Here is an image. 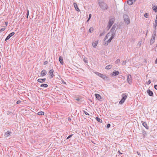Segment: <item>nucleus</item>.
I'll list each match as a JSON object with an SVG mask.
<instances>
[{"label":"nucleus","mask_w":157,"mask_h":157,"mask_svg":"<svg viewBox=\"0 0 157 157\" xmlns=\"http://www.w3.org/2000/svg\"><path fill=\"white\" fill-rule=\"evenodd\" d=\"M115 36V35L114 33H112L110 32L104 38V44L107 45L110 42L111 40L114 38Z\"/></svg>","instance_id":"1"},{"label":"nucleus","mask_w":157,"mask_h":157,"mask_svg":"<svg viewBox=\"0 0 157 157\" xmlns=\"http://www.w3.org/2000/svg\"><path fill=\"white\" fill-rule=\"evenodd\" d=\"M114 21L115 19L114 18H112L109 19L108 23V25L106 27V29L107 30H108L110 29L112 25L113 24Z\"/></svg>","instance_id":"2"},{"label":"nucleus","mask_w":157,"mask_h":157,"mask_svg":"<svg viewBox=\"0 0 157 157\" xmlns=\"http://www.w3.org/2000/svg\"><path fill=\"white\" fill-rule=\"evenodd\" d=\"M100 7L103 10H105L108 8L107 4L103 2L98 3Z\"/></svg>","instance_id":"3"},{"label":"nucleus","mask_w":157,"mask_h":157,"mask_svg":"<svg viewBox=\"0 0 157 157\" xmlns=\"http://www.w3.org/2000/svg\"><path fill=\"white\" fill-rule=\"evenodd\" d=\"M124 20L125 23L128 25L130 23V20L129 17L127 16H124Z\"/></svg>","instance_id":"4"},{"label":"nucleus","mask_w":157,"mask_h":157,"mask_svg":"<svg viewBox=\"0 0 157 157\" xmlns=\"http://www.w3.org/2000/svg\"><path fill=\"white\" fill-rule=\"evenodd\" d=\"M132 77L130 75H128L127 76V82L128 83L131 85L132 83Z\"/></svg>","instance_id":"5"},{"label":"nucleus","mask_w":157,"mask_h":157,"mask_svg":"<svg viewBox=\"0 0 157 157\" xmlns=\"http://www.w3.org/2000/svg\"><path fill=\"white\" fill-rule=\"evenodd\" d=\"M15 34L14 32H12L9 34L6 38L5 40L6 41L8 40L11 36Z\"/></svg>","instance_id":"6"},{"label":"nucleus","mask_w":157,"mask_h":157,"mask_svg":"<svg viewBox=\"0 0 157 157\" xmlns=\"http://www.w3.org/2000/svg\"><path fill=\"white\" fill-rule=\"evenodd\" d=\"M116 27V25H114L112 27L110 32H111L112 33H114V34H115V30Z\"/></svg>","instance_id":"7"},{"label":"nucleus","mask_w":157,"mask_h":157,"mask_svg":"<svg viewBox=\"0 0 157 157\" xmlns=\"http://www.w3.org/2000/svg\"><path fill=\"white\" fill-rule=\"evenodd\" d=\"M119 72L118 71H113L111 74V75L113 76H115L116 75H118L119 74Z\"/></svg>","instance_id":"8"},{"label":"nucleus","mask_w":157,"mask_h":157,"mask_svg":"<svg viewBox=\"0 0 157 157\" xmlns=\"http://www.w3.org/2000/svg\"><path fill=\"white\" fill-rule=\"evenodd\" d=\"M47 73V71L44 70H43L40 72V75L42 76H44Z\"/></svg>","instance_id":"9"},{"label":"nucleus","mask_w":157,"mask_h":157,"mask_svg":"<svg viewBox=\"0 0 157 157\" xmlns=\"http://www.w3.org/2000/svg\"><path fill=\"white\" fill-rule=\"evenodd\" d=\"M155 37H154V36H152L151 38L150 41V44H153L155 42Z\"/></svg>","instance_id":"10"},{"label":"nucleus","mask_w":157,"mask_h":157,"mask_svg":"<svg viewBox=\"0 0 157 157\" xmlns=\"http://www.w3.org/2000/svg\"><path fill=\"white\" fill-rule=\"evenodd\" d=\"M53 72L54 70L52 69L50 70L49 72V73L50 74L49 75L51 76V78H52L54 76Z\"/></svg>","instance_id":"11"},{"label":"nucleus","mask_w":157,"mask_h":157,"mask_svg":"<svg viewBox=\"0 0 157 157\" xmlns=\"http://www.w3.org/2000/svg\"><path fill=\"white\" fill-rule=\"evenodd\" d=\"M147 92L149 96H151L153 95V92L152 91H151L150 90H147Z\"/></svg>","instance_id":"12"},{"label":"nucleus","mask_w":157,"mask_h":157,"mask_svg":"<svg viewBox=\"0 0 157 157\" xmlns=\"http://www.w3.org/2000/svg\"><path fill=\"white\" fill-rule=\"evenodd\" d=\"M136 0H128L127 1V3L129 5H132L133 2H135Z\"/></svg>","instance_id":"13"},{"label":"nucleus","mask_w":157,"mask_h":157,"mask_svg":"<svg viewBox=\"0 0 157 157\" xmlns=\"http://www.w3.org/2000/svg\"><path fill=\"white\" fill-rule=\"evenodd\" d=\"M74 6L75 10L77 11H78V12L80 11V10L78 8V6L77 5L76 3H74Z\"/></svg>","instance_id":"14"},{"label":"nucleus","mask_w":157,"mask_h":157,"mask_svg":"<svg viewBox=\"0 0 157 157\" xmlns=\"http://www.w3.org/2000/svg\"><path fill=\"white\" fill-rule=\"evenodd\" d=\"M46 80V78H44L43 79L39 78L37 80V81L40 83H43Z\"/></svg>","instance_id":"15"},{"label":"nucleus","mask_w":157,"mask_h":157,"mask_svg":"<svg viewBox=\"0 0 157 157\" xmlns=\"http://www.w3.org/2000/svg\"><path fill=\"white\" fill-rule=\"evenodd\" d=\"M95 96L96 98L98 100H99L101 99V96L99 94H95Z\"/></svg>","instance_id":"16"},{"label":"nucleus","mask_w":157,"mask_h":157,"mask_svg":"<svg viewBox=\"0 0 157 157\" xmlns=\"http://www.w3.org/2000/svg\"><path fill=\"white\" fill-rule=\"evenodd\" d=\"M59 60L62 65L63 64V59L62 57L60 56L59 58Z\"/></svg>","instance_id":"17"},{"label":"nucleus","mask_w":157,"mask_h":157,"mask_svg":"<svg viewBox=\"0 0 157 157\" xmlns=\"http://www.w3.org/2000/svg\"><path fill=\"white\" fill-rule=\"evenodd\" d=\"M142 124L147 129H148L149 128V127L147 126V123L146 122H144Z\"/></svg>","instance_id":"18"},{"label":"nucleus","mask_w":157,"mask_h":157,"mask_svg":"<svg viewBox=\"0 0 157 157\" xmlns=\"http://www.w3.org/2000/svg\"><path fill=\"white\" fill-rule=\"evenodd\" d=\"M102 79L104 80H108V77L106 76V75H102L101 77Z\"/></svg>","instance_id":"19"},{"label":"nucleus","mask_w":157,"mask_h":157,"mask_svg":"<svg viewBox=\"0 0 157 157\" xmlns=\"http://www.w3.org/2000/svg\"><path fill=\"white\" fill-rule=\"evenodd\" d=\"M112 67V65H109L106 66L105 67V69H110Z\"/></svg>","instance_id":"20"},{"label":"nucleus","mask_w":157,"mask_h":157,"mask_svg":"<svg viewBox=\"0 0 157 157\" xmlns=\"http://www.w3.org/2000/svg\"><path fill=\"white\" fill-rule=\"evenodd\" d=\"M157 26V14L156 16V17L155 19V29H156V26Z\"/></svg>","instance_id":"21"},{"label":"nucleus","mask_w":157,"mask_h":157,"mask_svg":"<svg viewBox=\"0 0 157 157\" xmlns=\"http://www.w3.org/2000/svg\"><path fill=\"white\" fill-rule=\"evenodd\" d=\"M153 10L155 12H157V6H154L152 7Z\"/></svg>","instance_id":"22"},{"label":"nucleus","mask_w":157,"mask_h":157,"mask_svg":"<svg viewBox=\"0 0 157 157\" xmlns=\"http://www.w3.org/2000/svg\"><path fill=\"white\" fill-rule=\"evenodd\" d=\"M48 86V85L47 84H41L40 85V87H47Z\"/></svg>","instance_id":"23"},{"label":"nucleus","mask_w":157,"mask_h":157,"mask_svg":"<svg viewBox=\"0 0 157 157\" xmlns=\"http://www.w3.org/2000/svg\"><path fill=\"white\" fill-rule=\"evenodd\" d=\"M98 44V42L95 41L93 42L92 44V45L94 48H96Z\"/></svg>","instance_id":"24"},{"label":"nucleus","mask_w":157,"mask_h":157,"mask_svg":"<svg viewBox=\"0 0 157 157\" xmlns=\"http://www.w3.org/2000/svg\"><path fill=\"white\" fill-rule=\"evenodd\" d=\"M127 98V96L124 94H123L122 99L125 101Z\"/></svg>","instance_id":"25"},{"label":"nucleus","mask_w":157,"mask_h":157,"mask_svg":"<svg viewBox=\"0 0 157 157\" xmlns=\"http://www.w3.org/2000/svg\"><path fill=\"white\" fill-rule=\"evenodd\" d=\"M38 114L39 115H43L44 114V113L43 112H39L38 113Z\"/></svg>","instance_id":"26"},{"label":"nucleus","mask_w":157,"mask_h":157,"mask_svg":"<svg viewBox=\"0 0 157 157\" xmlns=\"http://www.w3.org/2000/svg\"><path fill=\"white\" fill-rule=\"evenodd\" d=\"M96 120H97V121L98 122H102V120L98 117H96Z\"/></svg>","instance_id":"27"},{"label":"nucleus","mask_w":157,"mask_h":157,"mask_svg":"<svg viewBox=\"0 0 157 157\" xmlns=\"http://www.w3.org/2000/svg\"><path fill=\"white\" fill-rule=\"evenodd\" d=\"M155 30H156V29H155ZM156 31L155 30H154L153 32V34L152 35V36H154V37H155V36H156Z\"/></svg>","instance_id":"28"},{"label":"nucleus","mask_w":157,"mask_h":157,"mask_svg":"<svg viewBox=\"0 0 157 157\" xmlns=\"http://www.w3.org/2000/svg\"><path fill=\"white\" fill-rule=\"evenodd\" d=\"M124 100L121 99L120 101H119V104H122L124 102Z\"/></svg>","instance_id":"29"},{"label":"nucleus","mask_w":157,"mask_h":157,"mask_svg":"<svg viewBox=\"0 0 157 157\" xmlns=\"http://www.w3.org/2000/svg\"><path fill=\"white\" fill-rule=\"evenodd\" d=\"M27 13H26V15H27L26 18L27 19H28L29 15V10L27 9Z\"/></svg>","instance_id":"30"},{"label":"nucleus","mask_w":157,"mask_h":157,"mask_svg":"<svg viewBox=\"0 0 157 157\" xmlns=\"http://www.w3.org/2000/svg\"><path fill=\"white\" fill-rule=\"evenodd\" d=\"M93 30L94 29L93 27H90L89 31L90 33H92V32L93 31Z\"/></svg>","instance_id":"31"},{"label":"nucleus","mask_w":157,"mask_h":157,"mask_svg":"<svg viewBox=\"0 0 157 157\" xmlns=\"http://www.w3.org/2000/svg\"><path fill=\"white\" fill-rule=\"evenodd\" d=\"M95 74L97 75L98 76H99L100 77V75H101V73H100L99 72H95Z\"/></svg>","instance_id":"32"},{"label":"nucleus","mask_w":157,"mask_h":157,"mask_svg":"<svg viewBox=\"0 0 157 157\" xmlns=\"http://www.w3.org/2000/svg\"><path fill=\"white\" fill-rule=\"evenodd\" d=\"M148 16H149V14H148V13H145L144 14V16L146 18H148Z\"/></svg>","instance_id":"33"},{"label":"nucleus","mask_w":157,"mask_h":157,"mask_svg":"<svg viewBox=\"0 0 157 157\" xmlns=\"http://www.w3.org/2000/svg\"><path fill=\"white\" fill-rule=\"evenodd\" d=\"M120 59H117L115 61V63L117 64L120 62Z\"/></svg>","instance_id":"34"},{"label":"nucleus","mask_w":157,"mask_h":157,"mask_svg":"<svg viewBox=\"0 0 157 157\" xmlns=\"http://www.w3.org/2000/svg\"><path fill=\"white\" fill-rule=\"evenodd\" d=\"M83 61L85 63H88V60L87 59L84 58L83 59Z\"/></svg>","instance_id":"35"},{"label":"nucleus","mask_w":157,"mask_h":157,"mask_svg":"<svg viewBox=\"0 0 157 157\" xmlns=\"http://www.w3.org/2000/svg\"><path fill=\"white\" fill-rule=\"evenodd\" d=\"M5 29V27L2 28L0 29V32H2L4 31Z\"/></svg>","instance_id":"36"},{"label":"nucleus","mask_w":157,"mask_h":157,"mask_svg":"<svg viewBox=\"0 0 157 157\" xmlns=\"http://www.w3.org/2000/svg\"><path fill=\"white\" fill-rule=\"evenodd\" d=\"M11 133V132L9 131H7L6 132V134L8 136L9 135H10Z\"/></svg>","instance_id":"37"},{"label":"nucleus","mask_w":157,"mask_h":157,"mask_svg":"<svg viewBox=\"0 0 157 157\" xmlns=\"http://www.w3.org/2000/svg\"><path fill=\"white\" fill-rule=\"evenodd\" d=\"M111 125H110V124H107V126H106V128H109L110 126Z\"/></svg>","instance_id":"38"},{"label":"nucleus","mask_w":157,"mask_h":157,"mask_svg":"<svg viewBox=\"0 0 157 157\" xmlns=\"http://www.w3.org/2000/svg\"><path fill=\"white\" fill-rule=\"evenodd\" d=\"M73 136V134L71 135H69L67 138V139H69L70 138H71L72 136Z\"/></svg>","instance_id":"39"},{"label":"nucleus","mask_w":157,"mask_h":157,"mask_svg":"<svg viewBox=\"0 0 157 157\" xmlns=\"http://www.w3.org/2000/svg\"><path fill=\"white\" fill-rule=\"evenodd\" d=\"M84 113L86 115H89V113H88L87 112H86V111H84Z\"/></svg>","instance_id":"40"},{"label":"nucleus","mask_w":157,"mask_h":157,"mask_svg":"<svg viewBox=\"0 0 157 157\" xmlns=\"http://www.w3.org/2000/svg\"><path fill=\"white\" fill-rule=\"evenodd\" d=\"M151 81L150 80H149L147 82V85H149L151 83Z\"/></svg>","instance_id":"41"},{"label":"nucleus","mask_w":157,"mask_h":157,"mask_svg":"<svg viewBox=\"0 0 157 157\" xmlns=\"http://www.w3.org/2000/svg\"><path fill=\"white\" fill-rule=\"evenodd\" d=\"M48 63V62L47 61H45L44 63V65L47 64Z\"/></svg>","instance_id":"42"},{"label":"nucleus","mask_w":157,"mask_h":157,"mask_svg":"<svg viewBox=\"0 0 157 157\" xmlns=\"http://www.w3.org/2000/svg\"><path fill=\"white\" fill-rule=\"evenodd\" d=\"M21 102V101H20V100H18L17 101L16 103H17V104H20Z\"/></svg>","instance_id":"43"},{"label":"nucleus","mask_w":157,"mask_h":157,"mask_svg":"<svg viewBox=\"0 0 157 157\" xmlns=\"http://www.w3.org/2000/svg\"><path fill=\"white\" fill-rule=\"evenodd\" d=\"M91 17V14H89V18H89V19H90Z\"/></svg>","instance_id":"44"},{"label":"nucleus","mask_w":157,"mask_h":157,"mask_svg":"<svg viewBox=\"0 0 157 157\" xmlns=\"http://www.w3.org/2000/svg\"><path fill=\"white\" fill-rule=\"evenodd\" d=\"M154 88L155 89L157 90V85H154Z\"/></svg>","instance_id":"45"},{"label":"nucleus","mask_w":157,"mask_h":157,"mask_svg":"<svg viewBox=\"0 0 157 157\" xmlns=\"http://www.w3.org/2000/svg\"><path fill=\"white\" fill-rule=\"evenodd\" d=\"M8 22H5V25H6V26H7V24H8Z\"/></svg>","instance_id":"46"},{"label":"nucleus","mask_w":157,"mask_h":157,"mask_svg":"<svg viewBox=\"0 0 157 157\" xmlns=\"http://www.w3.org/2000/svg\"><path fill=\"white\" fill-rule=\"evenodd\" d=\"M103 35V33H101L100 34V36H102Z\"/></svg>","instance_id":"47"},{"label":"nucleus","mask_w":157,"mask_h":157,"mask_svg":"<svg viewBox=\"0 0 157 157\" xmlns=\"http://www.w3.org/2000/svg\"><path fill=\"white\" fill-rule=\"evenodd\" d=\"M76 100L77 101H78L80 100V99L79 98H77L76 99Z\"/></svg>","instance_id":"48"},{"label":"nucleus","mask_w":157,"mask_h":157,"mask_svg":"<svg viewBox=\"0 0 157 157\" xmlns=\"http://www.w3.org/2000/svg\"><path fill=\"white\" fill-rule=\"evenodd\" d=\"M137 153L138 155H140V153L139 152L137 151Z\"/></svg>","instance_id":"49"},{"label":"nucleus","mask_w":157,"mask_h":157,"mask_svg":"<svg viewBox=\"0 0 157 157\" xmlns=\"http://www.w3.org/2000/svg\"><path fill=\"white\" fill-rule=\"evenodd\" d=\"M155 64H156L157 63V58H156V59L155 61Z\"/></svg>","instance_id":"50"},{"label":"nucleus","mask_w":157,"mask_h":157,"mask_svg":"<svg viewBox=\"0 0 157 157\" xmlns=\"http://www.w3.org/2000/svg\"><path fill=\"white\" fill-rule=\"evenodd\" d=\"M126 62V61H125V62H123L122 63V64L123 65H124V64H125V63H126V62Z\"/></svg>","instance_id":"51"},{"label":"nucleus","mask_w":157,"mask_h":157,"mask_svg":"<svg viewBox=\"0 0 157 157\" xmlns=\"http://www.w3.org/2000/svg\"><path fill=\"white\" fill-rule=\"evenodd\" d=\"M118 152H119L120 154H122V153H121L119 151H118Z\"/></svg>","instance_id":"52"},{"label":"nucleus","mask_w":157,"mask_h":157,"mask_svg":"<svg viewBox=\"0 0 157 157\" xmlns=\"http://www.w3.org/2000/svg\"><path fill=\"white\" fill-rule=\"evenodd\" d=\"M103 75V74H101V75H100V77H101H101H102V75Z\"/></svg>","instance_id":"53"},{"label":"nucleus","mask_w":157,"mask_h":157,"mask_svg":"<svg viewBox=\"0 0 157 157\" xmlns=\"http://www.w3.org/2000/svg\"><path fill=\"white\" fill-rule=\"evenodd\" d=\"M89 20H90V19H89V18H88V19L87 21V22H88Z\"/></svg>","instance_id":"54"},{"label":"nucleus","mask_w":157,"mask_h":157,"mask_svg":"<svg viewBox=\"0 0 157 157\" xmlns=\"http://www.w3.org/2000/svg\"><path fill=\"white\" fill-rule=\"evenodd\" d=\"M63 83H64V84H66V83L65 82H63Z\"/></svg>","instance_id":"55"},{"label":"nucleus","mask_w":157,"mask_h":157,"mask_svg":"<svg viewBox=\"0 0 157 157\" xmlns=\"http://www.w3.org/2000/svg\"><path fill=\"white\" fill-rule=\"evenodd\" d=\"M71 120V119H68V120Z\"/></svg>","instance_id":"56"},{"label":"nucleus","mask_w":157,"mask_h":157,"mask_svg":"<svg viewBox=\"0 0 157 157\" xmlns=\"http://www.w3.org/2000/svg\"><path fill=\"white\" fill-rule=\"evenodd\" d=\"M1 65H0V68H1Z\"/></svg>","instance_id":"57"}]
</instances>
